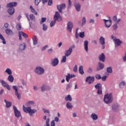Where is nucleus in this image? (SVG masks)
<instances>
[{
	"mask_svg": "<svg viewBox=\"0 0 126 126\" xmlns=\"http://www.w3.org/2000/svg\"><path fill=\"white\" fill-rule=\"evenodd\" d=\"M17 3L16 2H12L7 4V7H9L8 9V13L10 15H11L14 13L15 10L13 7L16 6Z\"/></svg>",
	"mask_w": 126,
	"mask_h": 126,
	"instance_id": "obj_1",
	"label": "nucleus"
},
{
	"mask_svg": "<svg viewBox=\"0 0 126 126\" xmlns=\"http://www.w3.org/2000/svg\"><path fill=\"white\" fill-rule=\"evenodd\" d=\"M23 110L24 111V112H25V113H26L27 114L29 113V115H30L31 116H32L33 114H35V113L37 112V110H36V109H31V107H26L25 105L23 106Z\"/></svg>",
	"mask_w": 126,
	"mask_h": 126,
	"instance_id": "obj_2",
	"label": "nucleus"
},
{
	"mask_svg": "<svg viewBox=\"0 0 126 126\" xmlns=\"http://www.w3.org/2000/svg\"><path fill=\"white\" fill-rule=\"evenodd\" d=\"M104 101L106 104L112 103L113 102V94H107L104 95Z\"/></svg>",
	"mask_w": 126,
	"mask_h": 126,
	"instance_id": "obj_3",
	"label": "nucleus"
},
{
	"mask_svg": "<svg viewBox=\"0 0 126 126\" xmlns=\"http://www.w3.org/2000/svg\"><path fill=\"white\" fill-rule=\"evenodd\" d=\"M111 38L114 41L115 47H119L120 45H122V44H123V41H122L120 39L117 38L113 35H111Z\"/></svg>",
	"mask_w": 126,
	"mask_h": 126,
	"instance_id": "obj_4",
	"label": "nucleus"
},
{
	"mask_svg": "<svg viewBox=\"0 0 126 126\" xmlns=\"http://www.w3.org/2000/svg\"><path fill=\"white\" fill-rule=\"evenodd\" d=\"M54 20L55 21H59V22H61L62 20H63V18H62V16L60 15V13L59 12L57 11L55 13V14L54 16Z\"/></svg>",
	"mask_w": 126,
	"mask_h": 126,
	"instance_id": "obj_5",
	"label": "nucleus"
},
{
	"mask_svg": "<svg viewBox=\"0 0 126 126\" xmlns=\"http://www.w3.org/2000/svg\"><path fill=\"white\" fill-rule=\"evenodd\" d=\"M94 88L97 89V94L99 95L102 94V85L100 83H98L94 86Z\"/></svg>",
	"mask_w": 126,
	"mask_h": 126,
	"instance_id": "obj_6",
	"label": "nucleus"
},
{
	"mask_svg": "<svg viewBox=\"0 0 126 126\" xmlns=\"http://www.w3.org/2000/svg\"><path fill=\"white\" fill-rule=\"evenodd\" d=\"M0 83L1 84L2 86H3L4 88H6L7 90H10V87H9V85L6 82L2 80H0Z\"/></svg>",
	"mask_w": 126,
	"mask_h": 126,
	"instance_id": "obj_7",
	"label": "nucleus"
},
{
	"mask_svg": "<svg viewBox=\"0 0 126 126\" xmlns=\"http://www.w3.org/2000/svg\"><path fill=\"white\" fill-rule=\"evenodd\" d=\"M44 69L41 67H37L35 69V72L37 74H43L44 72Z\"/></svg>",
	"mask_w": 126,
	"mask_h": 126,
	"instance_id": "obj_8",
	"label": "nucleus"
},
{
	"mask_svg": "<svg viewBox=\"0 0 126 126\" xmlns=\"http://www.w3.org/2000/svg\"><path fill=\"white\" fill-rule=\"evenodd\" d=\"M95 80V78L94 77H91L90 76L87 77L86 79V82H88L89 84H91L93 83Z\"/></svg>",
	"mask_w": 126,
	"mask_h": 126,
	"instance_id": "obj_9",
	"label": "nucleus"
},
{
	"mask_svg": "<svg viewBox=\"0 0 126 126\" xmlns=\"http://www.w3.org/2000/svg\"><path fill=\"white\" fill-rule=\"evenodd\" d=\"M13 110L15 114V116L17 118H19V117H21V114L20 111L17 110V108L15 107V106H13Z\"/></svg>",
	"mask_w": 126,
	"mask_h": 126,
	"instance_id": "obj_10",
	"label": "nucleus"
},
{
	"mask_svg": "<svg viewBox=\"0 0 126 126\" xmlns=\"http://www.w3.org/2000/svg\"><path fill=\"white\" fill-rule=\"evenodd\" d=\"M57 9H58L59 12L62 13L63 12L62 9H64L65 8V4L63 3L60 5H57Z\"/></svg>",
	"mask_w": 126,
	"mask_h": 126,
	"instance_id": "obj_11",
	"label": "nucleus"
},
{
	"mask_svg": "<svg viewBox=\"0 0 126 126\" xmlns=\"http://www.w3.org/2000/svg\"><path fill=\"white\" fill-rule=\"evenodd\" d=\"M13 89L15 91V94L17 96L18 99H19V100H20V99H21V96L18 93V90L17 89V87H16V86H13Z\"/></svg>",
	"mask_w": 126,
	"mask_h": 126,
	"instance_id": "obj_12",
	"label": "nucleus"
},
{
	"mask_svg": "<svg viewBox=\"0 0 126 126\" xmlns=\"http://www.w3.org/2000/svg\"><path fill=\"white\" fill-rule=\"evenodd\" d=\"M104 22H105V26L106 27H107V28H109V27H111V26L112 25V21L110 20H103Z\"/></svg>",
	"mask_w": 126,
	"mask_h": 126,
	"instance_id": "obj_13",
	"label": "nucleus"
},
{
	"mask_svg": "<svg viewBox=\"0 0 126 126\" xmlns=\"http://www.w3.org/2000/svg\"><path fill=\"white\" fill-rule=\"evenodd\" d=\"M67 29L69 31V32H71V31L72 30V28L73 27V25H72V23L71 22H68L67 24Z\"/></svg>",
	"mask_w": 126,
	"mask_h": 126,
	"instance_id": "obj_14",
	"label": "nucleus"
},
{
	"mask_svg": "<svg viewBox=\"0 0 126 126\" xmlns=\"http://www.w3.org/2000/svg\"><path fill=\"white\" fill-rule=\"evenodd\" d=\"M71 53H72V47H70L68 50L65 52L64 55L66 57H69L71 55Z\"/></svg>",
	"mask_w": 126,
	"mask_h": 126,
	"instance_id": "obj_15",
	"label": "nucleus"
},
{
	"mask_svg": "<svg viewBox=\"0 0 126 126\" xmlns=\"http://www.w3.org/2000/svg\"><path fill=\"white\" fill-rule=\"evenodd\" d=\"M105 65H104V64H103V63H98V67H97L96 68V70L97 71H99V70H101L102 69H103V68H104Z\"/></svg>",
	"mask_w": 126,
	"mask_h": 126,
	"instance_id": "obj_16",
	"label": "nucleus"
},
{
	"mask_svg": "<svg viewBox=\"0 0 126 126\" xmlns=\"http://www.w3.org/2000/svg\"><path fill=\"white\" fill-rule=\"evenodd\" d=\"M52 64L53 66H56L59 64V59L58 58H55L52 62Z\"/></svg>",
	"mask_w": 126,
	"mask_h": 126,
	"instance_id": "obj_17",
	"label": "nucleus"
},
{
	"mask_svg": "<svg viewBox=\"0 0 126 126\" xmlns=\"http://www.w3.org/2000/svg\"><path fill=\"white\" fill-rule=\"evenodd\" d=\"M98 59L100 62H103V63H104L105 62V60H106V57H105V55H104V53H102L98 57Z\"/></svg>",
	"mask_w": 126,
	"mask_h": 126,
	"instance_id": "obj_18",
	"label": "nucleus"
},
{
	"mask_svg": "<svg viewBox=\"0 0 126 126\" xmlns=\"http://www.w3.org/2000/svg\"><path fill=\"white\" fill-rule=\"evenodd\" d=\"M50 89H51V88L48 87L47 85H43L41 87V91L42 92H44V91H46L47 90H50Z\"/></svg>",
	"mask_w": 126,
	"mask_h": 126,
	"instance_id": "obj_19",
	"label": "nucleus"
},
{
	"mask_svg": "<svg viewBox=\"0 0 126 126\" xmlns=\"http://www.w3.org/2000/svg\"><path fill=\"white\" fill-rule=\"evenodd\" d=\"M25 49H26V44L22 43L19 46L20 51H23V50H25Z\"/></svg>",
	"mask_w": 126,
	"mask_h": 126,
	"instance_id": "obj_20",
	"label": "nucleus"
},
{
	"mask_svg": "<svg viewBox=\"0 0 126 126\" xmlns=\"http://www.w3.org/2000/svg\"><path fill=\"white\" fill-rule=\"evenodd\" d=\"M91 118L93 120V121H97L98 120V115L95 114L93 113L91 115Z\"/></svg>",
	"mask_w": 126,
	"mask_h": 126,
	"instance_id": "obj_21",
	"label": "nucleus"
},
{
	"mask_svg": "<svg viewBox=\"0 0 126 126\" xmlns=\"http://www.w3.org/2000/svg\"><path fill=\"white\" fill-rule=\"evenodd\" d=\"M84 49L86 52H88V41L85 40L84 43Z\"/></svg>",
	"mask_w": 126,
	"mask_h": 126,
	"instance_id": "obj_22",
	"label": "nucleus"
},
{
	"mask_svg": "<svg viewBox=\"0 0 126 126\" xmlns=\"http://www.w3.org/2000/svg\"><path fill=\"white\" fill-rule=\"evenodd\" d=\"M30 9L31 10V12H32V13H34V14H35V15H37L38 12H37V11H36L35 9L34 8H33V7L32 6H30Z\"/></svg>",
	"mask_w": 126,
	"mask_h": 126,
	"instance_id": "obj_23",
	"label": "nucleus"
},
{
	"mask_svg": "<svg viewBox=\"0 0 126 126\" xmlns=\"http://www.w3.org/2000/svg\"><path fill=\"white\" fill-rule=\"evenodd\" d=\"M75 8L76 9V10L77 11H80V8L81 7V6L80 5V4L78 3V4H75L74 5Z\"/></svg>",
	"mask_w": 126,
	"mask_h": 126,
	"instance_id": "obj_24",
	"label": "nucleus"
},
{
	"mask_svg": "<svg viewBox=\"0 0 126 126\" xmlns=\"http://www.w3.org/2000/svg\"><path fill=\"white\" fill-rule=\"evenodd\" d=\"M5 32H6V34H7V35H12V34H13L12 31H11L9 29H6L5 30Z\"/></svg>",
	"mask_w": 126,
	"mask_h": 126,
	"instance_id": "obj_25",
	"label": "nucleus"
},
{
	"mask_svg": "<svg viewBox=\"0 0 126 126\" xmlns=\"http://www.w3.org/2000/svg\"><path fill=\"white\" fill-rule=\"evenodd\" d=\"M4 102L6 104V108H10V107H11V105H12V103L9 102V101H7V100H6V99H4Z\"/></svg>",
	"mask_w": 126,
	"mask_h": 126,
	"instance_id": "obj_26",
	"label": "nucleus"
},
{
	"mask_svg": "<svg viewBox=\"0 0 126 126\" xmlns=\"http://www.w3.org/2000/svg\"><path fill=\"white\" fill-rule=\"evenodd\" d=\"M99 43L100 45H104L105 44V38L103 36L100 37Z\"/></svg>",
	"mask_w": 126,
	"mask_h": 126,
	"instance_id": "obj_27",
	"label": "nucleus"
},
{
	"mask_svg": "<svg viewBox=\"0 0 126 126\" xmlns=\"http://www.w3.org/2000/svg\"><path fill=\"white\" fill-rule=\"evenodd\" d=\"M126 85L125 81H122L119 83V87L120 88H124Z\"/></svg>",
	"mask_w": 126,
	"mask_h": 126,
	"instance_id": "obj_28",
	"label": "nucleus"
},
{
	"mask_svg": "<svg viewBox=\"0 0 126 126\" xmlns=\"http://www.w3.org/2000/svg\"><path fill=\"white\" fill-rule=\"evenodd\" d=\"M33 45H37L38 44V41H37V36L34 35L32 37Z\"/></svg>",
	"mask_w": 126,
	"mask_h": 126,
	"instance_id": "obj_29",
	"label": "nucleus"
},
{
	"mask_svg": "<svg viewBox=\"0 0 126 126\" xmlns=\"http://www.w3.org/2000/svg\"><path fill=\"white\" fill-rule=\"evenodd\" d=\"M7 79L10 82H13L14 80V78L13 77V76H12V75H10L8 76Z\"/></svg>",
	"mask_w": 126,
	"mask_h": 126,
	"instance_id": "obj_30",
	"label": "nucleus"
},
{
	"mask_svg": "<svg viewBox=\"0 0 126 126\" xmlns=\"http://www.w3.org/2000/svg\"><path fill=\"white\" fill-rule=\"evenodd\" d=\"M113 21H114V22H116V23H119V22H120V21H121V19H118L117 16H114L113 17Z\"/></svg>",
	"mask_w": 126,
	"mask_h": 126,
	"instance_id": "obj_31",
	"label": "nucleus"
},
{
	"mask_svg": "<svg viewBox=\"0 0 126 126\" xmlns=\"http://www.w3.org/2000/svg\"><path fill=\"white\" fill-rule=\"evenodd\" d=\"M79 71L80 74H84V71H83V66H82V65L80 66V67L79 68Z\"/></svg>",
	"mask_w": 126,
	"mask_h": 126,
	"instance_id": "obj_32",
	"label": "nucleus"
},
{
	"mask_svg": "<svg viewBox=\"0 0 126 126\" xmlns=\"http://www.w3.org/2000/svg\"><path fill=\"white\" fill-rule=\"evenodd\" d=\"M65 101H72V98L70 95L68 94L67 96L65 97Z\"/></svg>",
	"mask_w": 126,
	"mask_h": 126,
	"instance_id": "obj_33",
	"label": "nucleus"
},
{
	"mask_svg": "<svg viewBox=\"0 0 126 126\" xmlns=\"http://www.w3.org/2000/svg\"><path fill=\"white\" fill-rule=\"evenodd\" d=\"M66 56H63L62 57V59L61 60V63H66Z\"/></svg>",
	"mask_w": 126,
	"mask_h": 126,
	"instance_id": "obj_34",
	"label": "nucleus"
},
{
	"mask_svg": "<svg viewBox=\"0 0 126 126\" xmlns=\"http://www.w3.org/2000/svg\"><path fill=\"white\" fill-rule=\"evenodd\" d=\"M5 72H6L9 75H11V74H12L11 70L8 68L6 69Z\"/></svg>",
	"mask_w": 126,
	"mask_h": 126,
	"instance_id": "obj_35",
	"label": "nucleus"
},
{
	"mask_svg": "<svg viewBox=\"0 0 126 126\" xmlns=\"http://www.w3.org/2000/svg\"><path fill=\"white\" fill-rule=\"evenodd\" d=\"M19 34H21L23 36V37H24V38H28V35H27V34L24 33L23 32H19Z\"/></svg>",
	"mask_w": 126,
	"mask_h": 126,
	"instance_id": "obj_36",
	"label": "nucleus"
},
{
	"mask_svg": "<svg viewBox=\"0 0 126 126\" xmlns=\"http://www.w3.org/2000/svg\"><path fill=\"white\" fill-rule=\"evenodd\" d=\"M66 107H67V109H72V105H71V103L69 102H67Z\"/></svg>",
	"mask_w": 126,
	"mask_h": 126,
	"instance_id": "obj_37",
	"label": "nucleus"
},
{
	"mask_svg": "<svg viewBox=\"0 0 126 126\" xmlns=\"http://www.w3.org/2000/svg\"><path fill=\"white\" fill-rule=\"evenodd\" d=\"M0 39H1V40H2V43L3 44H6V42L5 41V39H4V37H3V36H2V35H1L0 33Z\"/></svg>",
	"mask_w": 126,
	"mask_h": 126,
	"instance_id": "obj_38",
	"label": "nucleus"
},
{
	"mask_svg": "<svg viewBox=\"0 0 126 126\" xmlns=\"http://www.w3.org/2000/svg\"><path fill=\"white\" fill-rule=\"evenodd\" d=\"M31 105H34L33 101H30L28 102L27 103H26V106H31Z\"/></svg>",
	"mask_w": 126,
	"mask_h": 126,
	"instance_id": "obj_39",
	"label": "nucleus"
},
{
	"mask_svg": "<svg viewBox=\"0 0 126 126\" xmlns=\"http://www.w3.org/2000/svg\"><path fill=\"white\" fill-rule=\"evenodd\" d=\"M107 72H108V73H112L113 72V69L112 68V67H109L107 68Z\"/></svg>",
	"mask_w": 126,
	"mask_h": 126,
	"instance_id": "obj_40",
	"label": "nucleus"
},
{
	"mask_svg": "<svg viewBox=\"0 0 126 126\" xmlns=\"http://www.w3.org/2000/svg\"><path fill=\"white\" fill-rule=\"evenodd\" d=\"M70 79V74L68 73L67 75L66 76V81L67 82H69V80Z\"/></svg>",
	"mask_w": 126,
	"mask_h": 126,
	"instance_id": "obj_41",
	"label": "nucleus"
},
{
	"mask_svg": "<svg viewBox=\"0 0 126 126\" xmlns=\"http://www.w3.org/2000/svg\"><path fill=\"white\" fill-rule=\"evenodd\" d=\"M30 17L32 21H35V16L33 14H31L30 15Z\"/></svg>",
	"mask_w": 126,
	"mask_h": 126,
	"instance_id": "obj_42",
	"label": "nucleus"
},
{
	"mask_svg": "<svg viewBox=\"0 0 126 126\" xmlns=\"http://www.w3.org/2000/svg\"><path fill=\"white\" fill-rule=\"evenodd\" d=\"M47 29H48V26H47L46 24H44L43 25V31H46Z\"/></svg>",
	"mask_w": 126,
	"mask_h": 126,
	"instance_id": "obj_43",
	"label": "nucleus"
},
{
	"mask_svg": "<svg viewBox=\"0 0 126 126\" xmlns=\"http://www.w3.org/2000/svg\"><path fill=\"white\" fill-rule=\"evenodd\" d=\"M16 28L18 30H21V24H18L16 26Z\"/></svg>",
	"mask_w": 126,
	"mask_h": 126,
	"instance_id": "obj_44",
	"label": "nucleus"
},
{
	"mask_svg": "<svg viewBox=\"0 0 126 126\" xmlns=\"http://www.w3.org/2000/svg\"><path fill=\"white\" fill-rule=\"evenodd\" d=\"M55 24H56V21L54 20V21H52L50 23V27H53Z\"/></svg>",
	"mask_w": 126,
	"mask_h": 126,
	"instance_id": "obj_45",
	"label": "nucleus"
},
{
	"mask_svg": "<svg viewBox=\"0 0 126 126\" xmlns=\"http://www.w3.org/2000/svg\"><path fill=\"white\" fill-rule=\"evenodd\" d=\"M95 77L96 79L100 80L101 78H102V77H101V75L96 74L95 75Z\"/></svg>",
	"mask_w": 126,
	"mask_h": 126,
	"instance_id": "obj_46",
	"label": "nucleus"
},
{
	"mask_svg": "<svg viewBox=\"0 0 126 126\" xmlns=\"http://www.w3.org/2000/svg\"><path fill=\"white\" fill-rule=\"evenodd\" d=\"M46 20H47V19L46 18H41V21L40 22V24H43V23L44 22H45Z\"/></svg>",
	"mask_w": 126,
	"mask_h": 126,
	"instance_id": "obj_47",
	"label": "nucleus"
},
{
	"mask_svg": "<svg viewBox=\"0 0 126 126\" xmlns=\"http://www.w3.org/2000/svg\"><path fill=\"white\" fill-rule=\"evenodd\" d=\"M40 2H41V0H35L34 1V3L35 5H38V4L40 3Z\"/></svg>",
	"mask_w": 126,
	"mask_h": 126,
	"instance_id": "obj_48",
	"label": "nucleus"
},
{
	"mask_svg": "<svg viewBox=\"0 0 126 126\" xmlns=\"http://www.w3.org/2000/svg\"><path fill=\"white\" fill-rule=\"evenodd\" d=\"M85 23H86V19H85V17H83L82 19V25H84V24H85Z\"/></svg>",
	"mask_w": 126,
	"mask_h": 126,
	"instance_id": "obj_49",
	"label": "nucleus"
},
{
	"mask_svg": "<svg viewBox=\"0 0 126 126\" xmlns=\"http://www.w3.org/2000/svg\"><path fill=\"white\" fill-rule=\"evenodd\" d=\"M49 123H50V118H47V120L46 121V126H50Z\"/></svg>",
	"mask_w": 126,
	"mask_h": 126,
	"instance_id": "obj_50",
	"label": "nucleus"
},
{
	"mask_svg": "<svg viewBox=\"0 0 126 126\" xmlns=\"http://www.w3.org/2000/svg\"><path fill=\"white\" fill-rule=\"evenodd\" d=\"M79 36L80 38H83L84 37H85L84 32H80Z\"/></svg>",
	"mask_w": 126,
	"mask_h": 126,
	"instance_id": "obj_51",
	"label": "nucleus"
},
{
	"mask_svg": "<svg viewBox=\"0 0 126 126\" xmlns=\"http://www.w3.org/2000/svg\"><path fill=\"white\" fill-rule=\"evenodd\" d=\"M74 72H77V65H75L73 68Z\"/></svg>",
	"mask_w": 126,
	"mask_h": 126,
	"instance_id": "obj_52",
	"label": "nucleus"
},
{
	"mask_svg": "<svg viewBox=\"0 0 126 126\" xmlns=\"http://www.w3.org/2000/svg\"><path fill=\"white\" fill-rule=\"evenodd\" d=\"M43 111H44V113H47V114L50 113V110H47V109H45V108H43Z\"/></svg>",
	"mask_w": 126,
	"mask_h": 126,
	"instance_id": "obj_53",
	"label": "nucleus"
},
{
	"mask_svg": "<svg viewBox=\"0 0 126 126\" xmlns=\"http://www.w3.org/2000/svg\"><path fill=\"white\" fill-rule=\"evenodd\" d=\"M113 28L114 30H117V28H118V25H117V24H115L113 25Z\"/></svg>",
	"mask_w": 126,
	"mask_h": 126,
	"instance_id": "obj_54",
	"label": "nucleus"
},
{
	"mask_svg": "<svg viewBox=\"0 0 126 126\" xmlns=\"http://www.w3.org/2000/svg\"><path fill=\"white\" fill-rule=\"evenodd\" d=\"M48 4V5H52L53 4V0H49Z\"/></svg>",
	"mask_w": 126,
	"mask_h": 126,
	"instance_id": "obj_55",
	"label": "nucleus"
},
{
	"mask_svg": "<svg viewBox=\"0 0 126 126\" xmlns=\"http://www.w3.org/2000/svg\"><path fill=\"white\" fill-rule=\"evenodd\" d=\"M101 79H102V81H105L106 79H107V76H104L103 77H102L101 78Z\"/></svg>",
	"mask_w": 126,
	"mask_h": 126,
	"instance_id": "obj_56",
	"label": "nucleus"
},
{
	"mask_svg": "<svg viewBox=\"0 0 126 126\" xmlns=\"http://www.w3.org/2000/svg\"><path fill=\"white\" fill-rule=\"evenodd\" d=\"M92 71H93L92 68L89 67V69L88 70V72H89V73H91Z\"/></svg>",
	"mask_w": 126,
	"mask_h": 126,
	"instance_id": "obj_57",
	"label": "nucleus"
},
{
	"mask_svg": "<svg viewBox=\"0 0 126 126\" xmlns=\"http://www.w3.org/2000/svg\"><path fill=\"white\" fill-rule=\"evenodd\" d=\"M56 123H55V121L53 120L51 122V126H55Z\"/></svg>",
	"mask_w": 126,
	"mask_h": 126,
	"instance_id": "obj_58",
	"label": "nucleus"
},
{
	"mask_svg": "<svg viewBox=\"0 0 126 126\" xmlns=\"http://www.w3.org/2000/svg\"><path fill=\"white\" fill-rule=\"evenodd\" d=\"M25 15H26V17H27L28 20L29 21H30V19H29V15L28 14V13H26V14H25Z\"/></svg>",
	"mask_w": 126,
	"mask_h": 126,
	"instance_id": "obj_59",
	"label": "nucleus"
},
{
	"mask_svg": "<svg viewBox=\"0 0 126 126\" xmlns=\"http://www.w3.org/2000/svg\"><path fill=\"white\" fill-rule=\"evenodd\" d=\"M59 120L60 119L57 117H55L54 119L55 122H56L57 123H58V122H59Z\"/></svg>",
	"mask_w": 126,
	"mask_h": 126,
	"instance_id": "obj_60",
	"label": "nucleus"
},
{
	"mask_svg": "<svg viewBox=\"0 0 126 126\" xmlns=\"http://www.w3.org/2000/svg\"><path fill=\"white\" fill-rule=\"evenodd\" d=\"M46 48H48V45H45L42 48V51H45Z\"/></svg>",
	"mask_w": 126,
	"mask_h": 126,
	"instance_id": "obj_61",
	"label": "nucleus"
},
{
	"mask_svg": "<svg viewBox=\"0 0 126 126\" xmlns=\"http://www.w3.org/2000/svg\"><path fill=\"white\" fill-rule=\"evenodd\" d=\"M70 6H71V1L68 0V7H70Z\"/></svg>",
	"mask_w": 126,
	"mask_h": 126,
	"instance_id": "obj_62",
	"label": "nucleus"
},
{
	"mask_svg": "<svg viewBox=\"0 0 126 126\" xmlns=\"http://www.w3.org/2000/svg\"><path fill=\"white\" fill-rule=\"evenodd\" d=\"M49 54H51L53 52V49H50L48 50Z\"/></svg>",
	"mask_w": 126,
	"mask_h": 126,
	"instance_id": "obj_63",
	"label": "nucleus"
},
{
	"mask_svg": "<svg viewBox=\"0 0 126 126\" xmlns=\"http://www.w3.org/2000/svg\"><path fill=\"white\" fill-rule=\"evenodd\" d=\"M123 61H124V62H126V53L125 54V57H123Z\"/></svg>",
	"mask_w": 126,
	"mask_h": 126,
	"instance_id": "obj_64",
	"label": "nucleus"
}]
</instances>
